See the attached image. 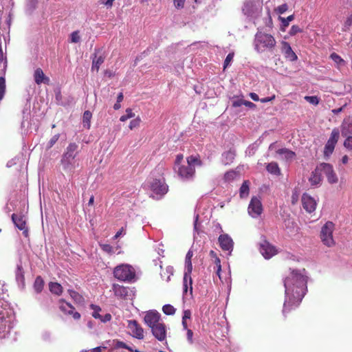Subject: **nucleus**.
Instances as JSON below:
<instances>
[{
  "label": "nucleus",
  "mask_w": 352,
  "mask_h": 352,
  "mask_svg": "<svg viewBox=\"0 0 352 352\" xmlns=\"http://www.w3.org/2000/svg\"><path fill=\"white\" fill-rule=\"evenodd\" d=\"M91 308L93 309L92 316L94 318L100 320L102 317V315L100 314L101 309L98 306L94 305H91Z\"/></svg>",
  "instance_id": "obj_42"
},
{
  "label": "nucleus",
  "mask_w": 352,
  "mask_h": 352,
  "mask_svg": "<svg viewBox=\"0 0 352 352\" xmlns=\"http://www.w3.org/2000/svg\"><path fill=\"white\" fill-rule=\"evenodd\" d=\"M334 229L335 225L331 221L326 222L321 228L320 239L322 244L328 248L336 245V241L333 236Z\"/></svg>",
  "instance_id": "obj_8"
},
{
  "label": "nucleus",
  "mask_w": 352,
  "mask_h": 352,
  "mask_svg": "<svg viewBox=\"0 0 352 352\" xmlns=\"http://www.w3.org/2000/svg\"><path fill=\"white\" fill-rule=\"evenodd\" d=\"M38 0H27L26 10L28 12H32L36 6Z\"/></svg>",
  "instance_id": "obj_39"
},
{
  "label": "nucleus",
  "mask_w": 352,
  "mask_h": 352,
  "mask_svg": "<svg viewBox=\"0 0 352 352\" xmlns=\"http://www.w3.org/2000/svg\"><path fill=\"white\" fill-rule=\"evenodd\" d=\"M34 80L37 85L42 83L48 85L50 78L47 77L41 68H36L34 72Z\"/></svg>",
  "instance_id": "obj_24"
},
{
  "label": "nucleus",
  "mask_w": 352,
  "mask_h": 352,
  "mask_svg": "<svg viewBox=\"0 0 352 352\" xmlns=\"http://www.w3.org/2000/svg\"><path fill=\"white\" fill-rule=\"evenodd\" d=\"M267 170L274 175H280V169L276 162H271L269 163L266 166Z\"/></svg>",
  "instance_id": "obj_30"
},
{
  "label": "nucleus",
  "mask_w": 352,
  "mask_h": 352,
  "mask_svg": "<svg viewBox=\"0 0 352 352\" xmlns=\"http://www.w3.org/2000/svg\"><path fill=\"white\" fill-rule=\"evenodd\" d=\"M233 57H234V54L233 53H229L226 59H225V61H224V68L227 67L230 63H231V61L233 59Z\"/></svg>",
  "instance_id": "obj_57"
},
{
  "label": "nucleus",
  "mask_w": 352,
  "mask_h": 352,
  "mask_svg": "<svg viewBox=\"0 0 352 352\" xmlns=\"http://www.w3.org/2000/svg\"><path fill=\"white\" fill-rule=\"evenodd\" d=\"M102 250L104 251L105 252H107L109 254L113 253V247L109 244H100V245Z\"/></svg>",
  "instance_id": "obj_53"
},
{
  "label": "nucleus",
  "mask_w": 352,
  "mask_h": 352,
  "mask_svg": "<svg viewBox=\"0 0 352 352\" xmlns=\"http://www.w3.org/2000/svg\"><path fill=\"white\" fill-rule=\"evenodd\" d=\"M162 166H158L153 172L151 173L152 177L146 182V185L151 191V197L155 199H160L168 192V187L165 183L163 177L158 178L154 177L155 172H161Z\"/></svg>",
  "instance_id": "obj_3"
},
{
  "label": "nucleus",
  "mask_w": 352,
  "mask_h": 352,
  "mask_svg": "<svg viewBox=\"0 0 352 352\" xmlns=\"http://www.w3.org/2000/svg\"><path fill=\"white\" fill-rule=\"evenodd\" d=\"M340 138V131L338 129H333L331 133V135L327 140L324 148V155L326 157H329L333 152L335 146Z\"/></svg>",
  "instance_id": "obj_9"
},
{
  "label": "nucleus",
  "mask_w": 352,
  "mask_h": 352,
  "mask_svg": "<svg viewBox=\"0 0 352 352\" xmlns=\"http://www.w3.org/2000/svg\"><path fill=\"white\" fill-rule=\"evenodd\" d=\"M114 294L116 296L121 298H125L129 294V289L119 285H113V287Z\"/></svg>",
  "instance_id": "obj_28"
},
{
  "label": "nucleus",
  "mask_w": 352,
  "mask_h": 352,
  "mask_svg": "<svg viewBox=\"0 0 352 352\" xmlns=\"http://www.w3.org/2000/svg\"><path fill=\"white\" fill-rule=\"evenodd\" d=\"M214 258V263L217 265V274L219 277V278H221V275H220V273L221 271V261L217 256H215Z\"/></svg>",
  "instance_id": "obj_51"
},
{
  "label": "nucleus",
  "mask_w": 352,
  "mask_h": 352,
  "mask_svg": "<svg viewBox=\"0 0 352 352\" xmlns=\"http://www.w3.org/2000/svg\"><path fill=\"white\" fill-rule=\"evenodd\" d=\"M12 220L14 223L15 226L18 228L20 230L23 231V234L27 236L28 230L25 229L26 223L25 220V217L23 215H19L16 214H12Z\"/></svg>",
  "instance_id": "obj_22"
},
{
  "label": "nucleus",
  "mask_w": 352,
  "mask_h": 352,
  "mask_svg": "<svg viewBox=\"0 0 352 352\" xmlns=\"http://www.w3.org/2000/svg\"><path fill=\"white\" fill-rule=\"evenodd\" d=\"M127 329L133 337L139 340L144 338V329L136 320H128Z\"/></svg>",
  "instance_id": "obj_14"
},
{
  "label": "nucleus",
  "mask_w": 352,
  "mask_h": 352,
  "mask_svg": "<svg viewBox=\"0 0 352 352\" xmlns=\"http://www.w3.org/2000/svg\"><path fill=\"white\" fill-rule=\"evenodd\" d=\"M344 146L349 150H352V136H347L344 142Z\"/></svg>",
  "instance_id": "obj_52"
},
{
  "label": "nucleus",
  "mask_w": 352,
  "mask_h": 352,
  "mask_svg": "<svg viewBox=\"0 0 352 352\" xmlns=\"http://www.w3.org/2000/svg\"><path fill=\"white\" fill-rule=\"evenodd\" d=\"M80 37L78 31H74L70 34V41L74 43H77L80 41Z\"/></svg>",
  "instance_id": "obj_44"
},
{
  "label": "nucleus",
  "mask_w": 352,
  "mask_h": 352,
  "mask_svg": "<svg viewBox=\"0 0 352 352\" xmlns=\"http://www.w3.org/2000/svg\"><path fill=\"white\" fill-rule=\"evenodd\" d=\"M111 314H104V316H102L101 318L100 319V320L102 322H108L109 320H111Z\"/></svg>",
  "instance_id": "obj_63"
},
{
  "label": "nucleus",
  "mask_w": 352,
  "mask_h": 352,
  "mask_svg": "<svg viewBox=\"0 0 352 352\" xmlns=\"http://www.w3.org/2000/svg\"><path fill=\"white\" fill-rule=\"evenodd\" d=\"M218 240L222 250L228 251V254L230 255L234 247V242L232 238L227 234H223L219 236Z\"/></svg>",
  "instance_id": "obj_17"
},
{
  "label": "nucleus",
  "mask_w": 352,
  "mask_h": 352,
  "mask_svg": "<svg viewBox=\"0 0 352 352\" xmlns=\"http://www.w3.org/2000/svg\"><path fill=\"white\" fill-rule=\"evenodd\" d=\"M60 138V134H55L53 135L51 139L49 140V142L47 143L46 148L50 149L51 148L58 140Z\"/></svg>",
  "instance_id": "obj_41"
},
{
  "label": "nucleus",
  "mask_w": 352,
  "mask_h": 352,
  "mask_svg": "<svg viewBox=\"0 0 352 352\" xmlns=\"http://www.w3.org/2000/svg\"><path fill=\"white\" fill-rule=\"evenodd\" d=\"M141 122V120L140 118H136L135 119H133L132 120L131 122H130V124H129V128L130 129H133L136 127H138L139 125H140V123Z\"/></svg>",
  "instance_id": "obj_50"
},
{
  "label": "nucleus",
  "mask_w": 352,
  "mask_h": 352,
  "mask_svg": "<svg viewBox=\"0 0 352 352\" xmlns=\"http://www.w3.org/2000/svg\"><path fill=\"white\" fill-rule=\"evenodd\" d=\"M179 177L183 181H190L194 178L195 169L190 165H181L175 170Z\"/></svg>",
  "instance_id": "obj_10"
},
{
  "label": "nucleus",
  "mask_w": 352,
  "mask_h": 352,
  "mask_svg": "<svg viewBox=\"0 0 352 352\" xmlns=\"http://www.w3.org/2000/svg\"><path fill=\"white\" fill-rule=\"evenodd\" d=\"M248 214L252 218L258 217L263 212V206L261 200L256 197H253L248 206Z\"/></svg>",
  "instance_id": "obj_12"
},
{
  "label": "nucleus",
  "mask_w": 352,
  "mask_h": 352,
  "mask_svg": "<svg viewBox=\"0 0 352 352\" xmlns=\"http://www.w3.org/2000/svg\"><path fill=\"white\" fill-rule=\"evenodd\" d=\"M236 176V173L234 170L228 171L227 172L225 175L224 178L226 181H231L233 180Z\"/></svg>",
  "instance_id": "obj_47"
},
{
  "label": "nucleus",
  "mask_w": 352,
  "mask_h": 352,
  "mask_svg": "<svg viewBox=\"0 0 352 352\" xmlns=\"http://www.w3.org/2000/svg\"><path fill=\"white\" fill-rule=\"evenodd\" d=\"M15 278L19 285L23 286L24 285V272L21 263H18L15 271Z\"/></svg>",
  "instance_id": "obj_29"
},
{
  "label": "nucleus",
  "mask_w": 352,
  "mask_h": 352,
  "mask_svg": "<svg viewBox=\"0 0 352 352\" xmlns=\"http://www.w3.org/2000/svg\"><path fill=\"white\" fill-rule=\"evenodd\" d=\"M68 292L71 296V298L78 304H82L84 301L83 297L78 294L77 292L69 289Z\"/></svg>",
  "instance_id": "obj_34"
},
{
  "label": "nucleus",
  "mask_w": 352,
  "mask_h": 352,
  "mask_svg": "<svg viewBox=\"0 0 352 352\" xmlns=\"http://www.w3.org/2000/svg\"><path fill=\"white\" fill-rule=\"evenodd\" d=\"M253 45L255 51L259 54L273 52L276 41L272 34L258 30L254 36Z\"/></svg>",
  "instance_id": "obj_4"
},
{
  "label": "nucleus",
  "mask_w": 352,
  "mask_h": 352,
  "mask_svg": "<svg viewBox=\"0 0 352 352\" xmlns=\"http://www.w3.org/2000/svg\"><path fill=\"white\" fill-rule=\"evenodd\" d=\"M305 100L312 104H318L319 102V100L317 96H305Z\"/></svg>",
  "instance_id": "obj_49"
},
{
  "label": "nucleus",
  "mask_w": 352,
  "mask_h": 352,
  "mask_svg": "<svg viewBox=\"0 0 352 352\" xmlns=\"http://www.w3.org/2000/svg\"><path fill=\"white\" fill-rule=\"evenodd\" d=\"M331 58L337 63L343 62V60L340 58V56L335 53H333L331 55Z\"/></svg>",
  "instance_id": "obj_61"
},
{
  "label": "nucleus",
  "mask_w": 352,
  "mask_h": 352,
  "mask_svg": "<svg viewBox=\"0 0 352 352\" xmlns=\"http://www.w3.org/2000/svg\"><path fill=\"white\" fill-rule=\"evenodd\" d=\"M174 269L172 266H167L164 271L161 272V277L166 282L170 280V276L173 274Z\"/></svg>",
  "instance_id": "obj_32"
},
{
  "label": "nucleus",
  "mask_w": 352,
  "mask_h": 352,
  "mask_svg": "<svg viewBox=\"0 0 352 352\" xmlns=\"http://www.w3.org/2000/svg\"><path fill=\"white\" fill-rule=\"evenodd\" d=\"M49 288L50 292L56 295H60L63 292V287L61 285L58 283H50Z\"/></svg>",
  "instance_id": "obj_31"
},
{
  "label": "nucleus",
  "mask_w": 352,
  "mask_h": 352,
  "mask_svg": "<svg viewBox=\"0 0 352 352\" xmlns=\"http://www.w3.org/2000/svg\"><path fill=\"white\" fill-rule=\"evenodd\" d=\"M236 155L234 149L230 148L229 151L222 154V163L225 165L230 164L233 162Z\"/></svg>",
  "instance_id": "obj_26"
},
{
  "label": "nucleus",
  "mask_w": 352,
  "mask_h": 352,
  "mask_svg": "<svg viewBox=\"0 0 352 352\" xmlns=\"http://www.w3.org/2000/svg\"><path fill=\"white\" fill-rule=\"evenodd\" d=\"M294 15H290L287 18L280 17V19L281 21L282 25L285 27H287L289 25V22L294 20Z\"/></svg>",
  "instance_id": "obj_48"
},
{
  "label": "nucleus",
  "mask_w": 352,
  "mask_h": 352,
  "mask_svg": "<svg viewBox=\"0 0 352 352\" xmlns=\"http://www.w3.org/2000/svg\"><path fill=\"white\" fill-rule=\"evenodd\" d=\"M135 116V113H133L132 111V109H130V108H128L126 109V114L125 115H123L120 118V120L121 122H125L128 119H130V118H132Z\"/></svg>",
  "instance_id": "obj_38"
},
{
  "label": "nucleus",
  "mask_w": 352,
  "mask_h": 352,
  "mask_svg": "<svg viewBox=\"0 0 352 352\" xmlns=\"http://www.w3.org/2000/svg\"><path fill=\"white\" fill-rule=\"evenodd\" d=\"M59 304V308L64 314L71 315L74 320L80 318V314L75 311V308L71 304L63 300H60Z\"/></svg>",
  "instance_id": "obj_18"
},
{
  "label": "nucleus",
  "mask_w": 352,
  "mask_h": 352,
  "mask_svg": "<svg viewBox=\"0 0 352 352\" xmlns=\"http://www.w3.org/2000/svg\"><path fill=\"white\" fill-rule=\"evenodd\" d=\"M44 285V281L41 276H37L34 280V288L37 293L42 291Z\"/></svg>",
  "instance_id": "obj_35"
},
{
  "label": "nucleus",
  "mask_w": 352,
  "mask_h": 352,
  "mask_svg": "<svg viewBox=\"0 0 352 352\" xmlns=\"http://www.w3.org/2000/svg\"><path fill=\"white\" fill-rule=\"evenodd\" d=\"M186 0H173V4L177 9H182L184 6Z\"/></svg>",
  "instance_id": "obj_56"
},
{
  "label": "nucleus",
  "mask_w": 352,
  "mask_h": 352,
  "mask_svg": "<svg viewBox=\"0 0 352 352\" xmlns=\"http://www.w3.org/2000/svg\"><path fill=\"white\" fill-rule=\"evenodd\" d=\"M193 256V252L191 250H189L187 252L185 258V269L183 278V291L184 293H187L188 286L190 288V293H192V280L191 278V273L192 271V257Z\"/></svg>",
  "instance_id": "obj_7"
},
{
  "label": "nucleus",
  "mask_w": 352,
  "mask_h": 352,
  "mask_svg": "<svg viewBox=\"0 0 352 352\" xmlns=\"http://www.w3.org/2000/svg\"><path fill=\"white\" fill-rule=\"evenodd\" d=\"M144 320L145 324L149 327L156 325L162 322L161 315L155 310H150L145 314Z\"/></svg>",
  "instance_id": "obj_15"
},
{
  "label": "nucleus",
  "mask_w": 352,
  "mask_h": 352,
  "mask_svg": "<svg viewBox=\"0 0 352 352\" xmlns=\"http://www.w3.org/2000/svg\"><path fill=\"white\" fill-rule=\"evenodd\" d=\"M151 331L153 336L160 342H163L166 339L167 328L166 324L162 321L156 325L151 327Z\"/></svg>",
  "instance_id": "obj_13"
},
{
  "label": "nucleus",
  "mask_w": 352,
  "mask_h": 352,
  "mask_svg": "<svg viewBox=\"0 0 352 352\" xmlns=\"http://www.w3.org/2000/svg\"><path fill=\"white\" fill-rule=\"evenodd\" d=\"M113 275L119 280L134 283L136 280L134 267L129 264H120L116 266L113 270Z\"/></svg>",
  "instance_id": "obj_5"
},
{
  "label": "nucleus",
  "mask_w": 352,
  "mask_h": 352,
  "mask_svg": "<svg viewBox=\"0 0 352 352\" xmlns=\"http://www.w3.org/2000/svg\"><path fill=\"white\" fill-rule=\"evenodd\" d=\"M130 347V346L127 345L126 343L122 341H115L114 342V348L115 349H126L128 350V348Z\"/></svg>",
  "instance_id": "obj_46"
},
{
  "label": "nucleus",
  "mask_w": 352,
  "mask_h": 352,
  "mask_svg": "<svg viewBox=\"0 0 352 352\" xmlns=\"http://www.w3.org/2000/svg\"><path fill=\"white\" fill-rule=\"evenodd\" d=\"M274 98H275V95H273L271 97H265V98L260 99L259 100L262 103H266V102H270V101L273 100Z\"/></svg>",
  "instance_id": "obj_64"
},
{
  "label": "nucleus",
  "mask_w": 352,
  "mask_h": 352,
  "mask_svg": "<svg viewBox=\"0 0 352 352\" xmlns=\"http://www.w3.org/2000/svg\"><path fill=\"white\" fill-rule=\"evenodd\" d=\"M182 160H183V155L179 154V155H177L176 159H175V168H174L175 170H176L177 168H178V166H180V163Z\"/></svg>",
  "instance_id": "obj_60"
},
{
  "label": "nucleus",
  "mask_w": 352,
  "mask_h": 352,
  "mask_svg": "<svg viewBox=\"0 0 352 352\" xmlns=\"http://www.w3.org/2000/svg\"><path fill=\"white\" fill-rule=\"evenodd\" d=\"M276 153L278 155L279 160L288 162L293 161L296 157V153L294 151L285 148H279L276 151Z\"/></svg>",
  "instance_id": "obj_21"
},
{
  "label": "nucleus",
  "mask_w": 352,
  "mask_h": 352,
  "mask_svg": "<svg viewBox=\"0 0 352 352\" xmlns=\"http://www.w3.org/2000/svg\"><path fill=\"white\" fill-rule=\"evenodd\" d=\"M288 9V6L286 3H283L280 6H279L277 8H276V11L278 14H283L285 13Z\"/></svg>",
  "instance_id": "obj_58"
},
{
  "label": "nucleus",
  "mask_w": 352,
  "mask_h": 352,
  "mask_svg": "<svg viewBox=\"0 0 352 352\" xmlns=\"http://www.w3.org/2000/svg\"><path fill=\"white\" fill-rule=\"evenodd\" d=\"M92 114L89 111H85L83 113L82 120H83V126L87 128H90V120L91 118Z\"/></svg>",
  "instance_id": "obj_36"
},
{
  "label": "nucleus",
  "mask_w": 352,
  "mask_h": 352,
  "mask_svg": "<svg viewBox=\"0 0 352 352\" xmlns=\"http://www.w3.org/2000/svg\"><path fill=\"white\" fill-rule=\"evenodd\" d=\"M259 250L261 254L266 259L272 258L278 252L276 247L270 244L267 241H264L263 243L260 244Z\"/></svg>",
  "instance_id": "obj_16"
},
{
  "label": "nucleus",
  "mask_w": 352,
  "mask_h": 352,
  "mask_svg": "<svg viewBox=\"0 0 352 352\" xmlns=\"http://www.w3.org/2000/svg\"><path fill=\"white\" fill-rule=\"evenodd\" d=\"M187 340L189 343L192 344L193 342L192 336L193 332L190 329H187Z\"/></svg>",
  "instance_id": "obj_62"
},
{
  "label": "nucleus",
  "mask_w": 352,
  "mask_h": 352,
  "mask_svg": "<svg viewBox=\"0 0 352 352\" xmlns=\"http://www.w3.org/2000/svg\"><path fill=\"white\" fill-rule=\"evenodd\" d=\"M341 132L342 136H347L348 133H349V127L346 125L344 122L342 123L341 126Z\"/></svg>",
  "instance_id": "obj_59"
},
{
  "label": "nucleus",
  "mask_w": 352,
  "mask_h": 352,
  "mask_svg": "<svg viewBox=\"0 0 352 352\" xmlns=\"http://www.w3.org/2000/svg\"><path fill=\"white\" fill-rule=\"evenodd\" d=\"M307 276L305 269L290 270L284 279L285 299L283 313L297 307L307 292Z\"/></svg>",
  "instance_id": "obj_1"
},
{
  "label": "nucleus",
  "mask_w": 352,
  "mask_h": 352,
  "mask_svg": "<svg viewBox=\"0 0 352 352\" xmlns=\"http://www.w3.org/2000/svg\"><path fill=\"white\" fill-rule=\"evenodd\" d=\"M195 164L198 165L201 164L200 161L196 157L190 156L189 157H188L187 165L194 166V164Z\"/></svg>",
  "instance_id": "obj_45"
},
{
  "label": "nucleus",
  "mask_w": 352,
  "mask_h": 352,
  "mask_svg": "<svg viewBox=\"0 0 352 352\" xmlns=\"http://www.w3.org/2000/svg\"><path fill=\"white\" fill-rule=\"evenodd\" d=\"M321 171L319 168V165L316 166L315 170L312 171L310 177H309V182L312 186H318L320 184L322 181Z\"/></svg>",
  "instance_id": "obj_23"
},
{
  "label": "nucleus",
  "mask_w": 352,
  "mask_h": 352,
  "mask_svg": "<svg viewBox=\"0 0 352 352\" xmlns=\"http://www.w3.org/2000/svg\"><path fill=\"white\" fill-rule=\"evenodd\" d=\"M175 309L171 305L167 304L163 306L162 311L166 315H173L175 313Z\"/></svg>",
  "instance_id": "obj_37"
},
{
  "label": "nucleus",
  "mask_w": 352,
  "mask_h": 352,
  "mask_svg": "<svg viewBox=\"0 0 352 352\" xmlns=\"http://www.w3.org/2000/svg\"><path fill=\"white\" fill-rule=\"evenodd\" d=\"M78 145L71 142L66 147L61 156L60 164L62 170L67 175L72 176L75 170L79 167Z\"/></svg>",
  "instance_id": "obj_2"
},
{
  "label": "nucleus",
  "mask_w": 352,
  "mask_h": 352,
  "mask_svg": "<svg viewBox=\"0 0 352 352\" xmlns=\"http://www.w3.org/2000/svg\"><path fill=\"white\" fill-rule=\"evenodd\" d=\"M12 328L10 318L6 317L3 311H0V338L3 337L5 333Z\"/></svg>",
  "instance_id": "obj_20"
},
{
  "label": "nucleus",
  "mask_w": 352,
  "mask_h": 352,
  "mask_svg": "<svg viewBox=\"0 0 352 352\" xmlns=\"http://www.w3.org/2000/svg\"><path fill=\"white\" fill-rule=\"evenodd\" d=\"M263 0H245L242 8L243 14L250 20L258 19L262 12Z\"/></svg>",
  "instance_id": "obj_6"
},
{
  "label": "nucleus",
  "mask_w": 352,
  "mask_h": 352,
  "mask_svg": "<svg viewBox=\"0 0 352 352\" xmlns=\"http://www.w3.org/2000/svg\"><path fill=\"white\" fill-rule=\"evenodd\" d=\"M302 204L304 209L309 213L314 212L316 209V201L308 194H303L302 197Z\"/></svg>",
  "instance_id": "obj_19"
},
{
  "label": "nucleus",
  "mask_w": 352,
  "mask_h": 352,
  "mask_svg": "<svg viewBox=\"0 0 352 352\" xmlns=\"http://www.w3.org/2000/svg\"><path fill=\"white\" fill-rule=\"evenodd\" d=\"M301 32H302V30H301V28H300L299 26H298L296 25H294L292 26L289 33L291 36H294L297 33Z\"/></svg>",
  "instance_id": "obj_55"
},
{
  "label": "nucleus",
  "mask_w": 352,
  "mask_h": 352,
  "mask_svg": "<svg viewBox=\"0 0 352 352\" xmlns=\"http://www.w3.org/2000/svg\"><path fill=\"white\" fill-rule=\"evenodd\" d=\"M352 27V14L347 16L343 25L342 30L348 31Z\"/></svg>",
  "instance_id": "obj_43"
},
{
  "label": "nucleus",
  "mask_w": 352,
  "mask_h": 352,
  "mask_svg": "<svg viewBox=\"0 0 352 352\" xmlns=\"http://www.w3.org/2000/svg\"><path fill=\"white\" fill-rule=\"evenodd\" d=\"M249 182L244 181L239 190V195L241 198H245L249 195Z\"/></svg>",
  "instance_id": "obj_33"
},
{
  "label": "nucleus",
  "mask_w": 352,
  "mask_h": 352,
  "mask_svg": "<svg viewBox=\"0 0 352 352\" xmlns=\"http://www.w3.org/2000/svg\"><path fill=\"white\" fill-rule=\"evenodd\" d=\"M6 79L4 77H0V100H1L4 96L6 92Z\"/></svg>",
  "instance_id": "obj_40"
},
{
  "label": "nucleus",
  "mask_w": 352,
  "mask_h": 352,
  "mask_svg": "<svg viewBox=\"0 0 352 352\" xmlns=\"http://www.w3.org/2000/svg\"><path fill=\"white\" fill-rule=\"evenodd\" d=\"M98 52L96 50L94 57L92 59L91 70L93 71L98 72L100 65L104 61V57L101 54L98 55Z\"/></svg>",
  "instance_id": "obj_27"
},
{
  "label": "nucleus",
  "mask_w": 352,
  "mask_h": 352,
  "mask_svg": "<svg viewBox=\"0 0 352 352\" xmlns=\"http://www.w3.org/2000/svg\"><path fill=\"white\" fill-rule=\"evenodd\" d=\"M258 148V145L254 143L252 145H250L247 151H246V153L248 155H253L256 151V150Z\"/></svg>",
  "instance_id": "obj_54"
},
{
  "label": "nucleus",
  "mask_w": 352,
  "mask_h": 352,
  "mask_svg": "<svg viewBox=\"0 0 352 352\" xmlns=\"http://www.w3.org/2000/svg\"><path fill=\"white\" fill-rule=\"evenodd\" d=\"M282 52L285 54V56L291 61H294L298 58L296 54L294 52L290 45L287 42L283 41L282 43Z\"/></svg>",
  "instance_id": "obj_25"
},
{
  "label": "nucleus",
  "mask_w": 352,
  "mask_h": 352,
  "mask_svg": "<svg viewBox=\"0 0 352 352\" xmlns=\"http://www.w3.org/2000/svg\"><path fill=\"white\" fill-rule=\"evenodd\" d=\"M319 168L321 173L325 175L329 184H336L338 182V177L332 165L328 163H321L319 164Z\"/></svg>",
  "instance_id": "obj_11"
}]
</instances>
